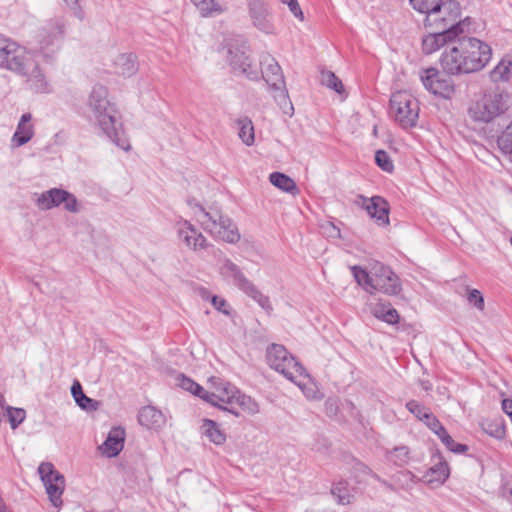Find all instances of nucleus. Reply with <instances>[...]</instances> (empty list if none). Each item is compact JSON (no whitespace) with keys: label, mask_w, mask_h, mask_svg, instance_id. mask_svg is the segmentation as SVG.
I'll list each match as a JSON object with an SVG mask.
<instances>
[{"label":"nucleus","mask_w":512,"mask_h":512,"mask_svg":"<svg viewBox=\"0 0 512 512\" xmlns=\"http://www.w3.org/2000/svg\"><path fill=\"white\" fill-rule=\"evenodd\" d=\"M510 495H511V497H512V488L510 489Z\"/></svg>","instance_id":"774afa93"},{"label":"nucleus","mask_w":512,"mask_h":512,"mask_svg":"<svg viewBox=\"0 0 512 512\" xmlns=\"http://www.w3.org/2000/svg\"><path fill=\"white\" fill-rule=\"evenodd\" d=\"M305 376H306V378H304V377L297 378L298 381H302L303 388L302 387H299V388L302 390V392L305 394V396L307 398L314 399V398H316V391L312 387L307 386V382H309V376L306 372H305Z\"/></svg>","instance_id":"603ef678"},{"label":"nucleus","mask_w":512,"mask_h":512,"mask_svg":"<svg viewBox=\"0 0 512 512\" xmlns=\"http://www.w3.org/2000/svg\"><path fill=\"white\" fill-rule=\"evenodd\" d=\"M178 236L187 247L194 251L207 247L206 238L188 221L179 223Z\"/></svg>","instance_id":"4be33fe9"},{"label":"nucleus","mask_w":512,"mask_h":512,"mask_svg":"<svg viewBox=\"0 0 512 512\" xmlns=\"http://www.w3.org/2000/svg\"><path fill=\"white\" fill-rule=\"evenodd\" d=\"M357 203L367 211L368 215L375 219L378 225L386 226L389 224V204L388 202L380 197L373 196L366 198L362 195L358 197Z\"/></svg>","instance_id":"f3484780"},{"label":"nucleus","mask_w":512,"mask_h":512,"mask_svg":"<svg viewBox=\"0 0 512 512\" xmlns=\"http://www.w3.org/2000/svg\"><path fill=\"white\" fill-rule=\"evenodd\" d=\"M421 81L424 87L434 95L450 98L454 93V85L452 81L441 76L436 68H429L421 75Z\"/></svg>","instance_id":"dca6fc26"},{"label":"nucleus","mask_w":512,"mask_h":512,"mask_svg":"<svg viewBox=\"0 0 512 512\" xmlns=\"http://www.w3.org/2000/svg\"><path fill=\"white\" fill-rule=\"evenodd\" d=\"M194 214L202 228L213 237L232 244L240 240L237 226L231 218L223 215L220 210L211 209L206 211L202 206L197 205Z\"/></svg>","instance_id":"39448f33"},{"label":"nucleus","mask_w":512,"mask_h":512,"mask_svg":"<svg viewBox=\"0 0 512 512\" xmlns=\"http://www.w3.org/2000/svg\"><path fill=\"white\" fill-rule=\"evenodd\" d=\"M502 409L510 417V419L512 421V400L504 399L502 401Z\"/></svg>","instance_id":"4d7b16f0"},{"label":"nucleus","mask_w":512,"mask_h":512,"mask_svg":"<svg viewBox=\"0 0 512 512\" xmlns=\"http://www.w3.org/2000/svg\"><path fill=\"white\" fill-rule=\"evenodd\" d=\"M31 121V113H24L21 116L11 139L13 147H20L28 143L32 139V137L34 136V126L31 123Z\"/></svg>","instance_id":"b1692460"},{"label":"nucleus","mask_w":512,"mask_h":512,"mask_svg":"<svg viewBox=\"0 0 512 512\" xmlns=\"http://www.w3.org/2000/svg\"><path fill=\"white\" fill-rule=\"evenodd\" d=\"M461 7L456 0H447L425 17L424 25L430 30L454 29L456 33L470 32L471 18L459 20Z\"/></svg>","instance_id":"20e7f679"},{"label":"nucleus","mask_w":512,"mask_h":512,"mask_svg":"<svg viewBox=\"0 0 512 512\" xmlns=\"http://www.w3.org/2000/svg\"><path fill=\"white\" fill-rule=\"evenodd\" d=\"M332 494L337 497L338 502L340 504H349L352 498V495L348 489L347 483L339 482L332 487Z\"/></svg>","instance_id":"a19ab883"},{"label":"nucleus","mask_w":512,"mask_h":512,"mask_svg":"<svg viewBox=\"0 0 512 512\" xmlns=\"http://www.w3.org/2000/svg\"><path fill=\"white\" fill-rule=\"evenodd\" d=\"M328 228H329L330 236H339L340 231L333 224H329Z\"/></svg>","instance_id":"0e129e2a"},{"label":"nucleus","mask_w":512,"mask_h":512,"mask_svg":"<svg viewBox=\"0 0 512 512\" xmlns=\"http://www.w3.org/2000/svg\"><path fill=\"white\" fill-rule=\"evenodd\" d=\"M279 86V83L272 84V88H270V90L273 92V98L282 112L291 117L294 114V107L289 98L286 84L281 86V88Z\"/></svg>","instance_id":"cd10ccee"},{"label":"nucleus","mask_w":512,"mask_h":512,"mask_svg":"<svg viewBox=\"0 0 512 512\" xmlns=\"http://www.w3.org/2000/svg\"><path fill=\"white\" fill-rule=\"evenodd\" d=\"M125 431L121 427H114L110 430L105 442L100 449L107 457L117 456L124 447Z\"/></svg>","instance_id":"393cba45"},{"label":"nucleus","mask_w":512,"mask_h":512,"mask_svg":"<svg viewBox=\"0 0 512 512\" xmlns=\"http://www.w3.org/2000/svg\"><path fill=\"white\" fill-rule=\"evenodd\" d=\"M64 1L69 6H74L79 2V0H64Z\"/></svg>","instance_id":"69168bd1"},{"label":"nucleus","mask_w":512,"mask_h":512,"mask_svg":"<svg viewBox=\"0 0 512 512\" xmlns=\"http://www.w3.org/2000/svg\"><path fill=\"white\" fill-rule=\"evenodd\" d=\"M32 56L16 42L0 36V67L16 74L25 70Z\"/></svg>","instance_id":"9d476101"},{"label":"nucleus","mask_w":512,"mask_h":512,"mask_svg":"<svg viewBox=\"0 0 512 512\" xmlns=\"http://www.w3.org/2000/svg\"><path fill=\"white\" fill-rule=\"evenodd\" d=\"M442 443L448 450L458 454L465 453L468 449L466 445L456 443L450 435L443 439Z\"/></svg>","instance_id":"de8ad7c7"},{"label":"nucleus","mask_w":512,"mask_h":512,"mask_svg":"<svg viewBox=\"0 0 512 512\" xmlns=\"http://www.w3.org/2000/svg\"><path fill=\"white\" fill-rule=\"evenodd\" d=\"M201 432L215 445H223L226 442V434L213 420L204 419L201 425Z\"/></svg>","instance_id":"c85d7f7f"},{"label":"nucleus","mask_w":512,"mask_h":512,"mask_svg":"<svg viewBox=\"0 0 512 512\" xmlns=\"http://www.w3.org/2000/svg\"><path fill=\"white\" fill-rule=\"evenodd\" d=\"M248 6L254 26L266 34H272L274 32V26L264 1L249 0Z\"/></svg>","instance_id":"aec40b11"},{"label":"nucleus","mask_w":512,"mask_h":512,"mask_svg":"<svg viewBox=\"0 0 512 512\" xmlns=\"http://www.w3.org/2000/svg\"><path fill=\"white\" fill-rule=\"evenodd\" d=\"M238 127V136L246 145H252L254 143V125L252 120L245 116L241 117L236 121Z\"/></svg>","instance_id":"2f4dec72"},{"label":"nucleus","mask_w":512,"mask_h":512,"mask_svg":"<svg viewBox=\"0 0 512 512\" xmlns=\"http://www.w3.org/2000/svg\"><path fill=\"white\" fill-rule=\"evenodd\" d=\"M211 304L217 309L218 311L228 315L229 310L227 309L228 304L224 298H221L216 295H212L211 297Z\"/></svg>","instance_id":"8fccbe9b"},{"label":"nucleus","mask_w":512,"mask_h":512,"mask_svg":"<svg viewBox=\"0 0 512 512\" xmlns=\"http://www.w3.org/2000/svg\"><path fill=\"white\" fill-rule=\"evenodd\" d=\"M459 36L455 30H430L429 33L422 39V51L424 54L429 55L438 51L443 46H451L452 42Z\"/></svg>","instance_id":"a211bd4d"},{"label":"nucleus","mask_w":512,"mask_h":512,"mask_svg":"<svg viewBox=\"0 0 512 512\" xmlns=\"http://www.w3.org/2000/svg\"><path fill=\"white\" fill-rule=\"evenodd\" d=\"M387 308H390L389 303L379 302L371 307V312L376 318L382 320Z\"/></svg>","instance_id":"3c124183"},{"label":"nucleus","mask_w":512,"mask_h":512,"mask_svg":"<svg viewBox=\"0 0 512 512\" xmlns=\"http://www.w3.org/2000/svg\"><path fill=\"white\" fill-rule=\"evenodd\" d=\"M499 149L505 155H512V121L497 139Z\"/></svg>","instance_id":"58836bf2"},{"label":"nucleus","mask_w":512,"mask_h":512,"mask_svg":"<svg viewBox=\"0 0 512 512\" xmlns=\"http://www.w3.org/2000/svg\"><path fill=\"white\" fill-rule=\"evenodd\" d=\"M88 105L103 133L120 149L129 150V140L125 136L115 105L108 100V90L105 86L96 84L93 87Z\"/></svg>","instance_id":"f03ea898"},{"label":"nucleus","mask_w":512,"mask_h":512,"mask_svg":"<svg viewBox=\"0 0 512 512\" xmlns=\"http://www.w3.org/2000/svg\"><path fill=\"white\" fill-rule=\"evenodd\" d=\"M282 3L287 4L290 12L299 20H304V14L302 9L299 6L297 0H281Z\"/></svg>","instance_id":"09e8293b"},{"label":"nucleus","mask_w":512,"mask_h":512,"mask_svg":"<svg viewBox=\"0 0 512 512\" xmlns=\"http://www.w3.org/2000/svg\"><path fill=\"white\" fill-rule=\"evenodd\" d=\"M266 358L272 369L284 375L298 387L303 388L302 381H298L297 378H306L305 369L289 354L284 346L272 344L267 348Z\"/></svg>","instance_id":"0eeeda50"},{"label":"nucleus","mask_w":512,"mask_h":512,"mask_svg":"<svg viewBox=\"0 0 512 512\" xmlns=\"http://www.w3.org/2000/svg\"><path fill=\"white\" fill-rule=\"evenodd\" d=\"M179 385L186 391L202 398L203 394L207 392L202 386L194 382L192 379L185 376H181L179 379Z\"/></svg>","instance_id":"79ce46f5"},{"label":"nucleus","mask_w":512,"mask_h":512,"mask_svg":"<svg viewBox=\"0 0 512 512\" xmlns=\"http://www.w3.org/2000/svg\"><path fill=\"white\" fill-rule=\"evenodd\" d=\"M420 385L425 391H429L432 388V384L428 380H421Z\"/></svg>","instance_id":"e2e57ef3"},{"label":"nucleus","mask_w":512,"mask_h":512,"mask_svg":"<svg viewBox=\"0 0 512 512\" xmlns=\"http://www.w3.org/2000/svg\"><path fill=\"white\" fill-rule=\"evenodd\" d=\"M434 433L438 436L441 442L443 441V439L449 436L447 430L442 424L434 431Z\"/></svg>","instance_id":"13d9d810"},{"label":"nucleus","mask_w":512,"mask_h":512,"mask_svg":"<svg viewBox=\"0 0 512 512\" xmlns=\"http://www.w3.org/2000/svg\"><path fill=\"white\" fill-rule=\"evenodd\" d=\"M510 95L503 91L484 93L468 107L469 117L479 123H489L509 108Z\"/></svg>","instance_id":"423d86ee"},{"label":"nucleus","mask_w":512,"mask_h":512,"mask_svg":"<svg viewBox=\"0 0 512 512\" xmlns=\"http://www.w3.org/2000/svg\"><path fill=\"white\" fill-rule=\"evenodd\" d=\"M376 163L385 172L391 173L394 169L393 162H376Z\"/></svg>","instance_id":"bf43d9fd"},{"label":"nucleus","mask_w":512,"mask_h":512,"mask_svg":"<svg viewBox=\"0 0 512 512\" xmlns=\"http://www.w3.org/2000/svg\"><path fill=\"white\" fill-rule=\"evenodd\" d=\"M244 293L255 300L265 311L271 312L273 310L269 297L262 294L254 284H252Z\"/></svg>","instance_id":"4c0bfd02"},{"label":"nucleus","mask_w":512,"mask_h":512,"mask_svg":"<svg viewBox=\"0 0 512 512\" xmlns=\"http://www.w3.org/2000/svg\"><path fill=\"white\" fill-rule=\"evenodd\" d=\"M234 404H237L243 411L251 415L257 414L259 412V405L257 402L250 396L241 394L240 391L234 400Z\"/></svg>","instance_id":"c9c22d12"},{"label":"nucleus","mask_w":512,"mask_h":512,"mask_svg":"<svg viewBox=\"0 0 512 512\" xmlns=\"http://www.w3.org/2000/svg\"><path fill=\"white\" fill-rule=\"evenodd\" d=\"M351 271L356 282L371 294L381 292L392 296L399 294L401 291L398 276L382 263H371L369 270L360 266H353Z\"/></svg>","instance_id":"7ed1b4c3"},{"label":"nucleus","mask_w":512,"mask_h":512,"mask_svg":"<svg viewBox=\"0 0 512 512\" xmlns=\"http://www.w3.org/2000/svg\"><path fill=\"white\" fill-rule=\"evenodd\" d=\"M63 36L64 26L59 20L51 19L41 27L37 37L45 59H52L62 43Z\"/></svg>","instance_id":"ddd939ff"},{"label":"nucleus","mask_w":512,"mask_h":512,"mask_svg":"<svg viewBox=\"0 0 512 512\" xmlns=\"http://www.w3.org/2000/svg\"><path fill=\"white\" fill-rule=\"evenodd\" d=\"M26 64L28 67H25L26 69L19 72L18 75L26 78L25 83L27 89L36 94L52 93V85L33 57H31Z\"/></svg>","instance_id":"2eb2a0df"},{"label":"nucleus","mask_w":512,"mask_h":512,"mask_svg":"<svg viewBox=\"0 0 512 512\" xmlns=\"http://www.w3.org/2000/svg\"><path fill=\"white\" fill-rule=\"evenodd\" d=\"M355 469H356V471H359V472H361L364 475H371L374 478L378 479V476L376 474H374L372 472V470L368 466H366V465H364L362 463H358L356 465Z\"/></svg>","instance_id":"6e6d98bb"},{"label":"nucleus","mask_w":512,"mask_h":512,"mask_svg":"<svg viewBox=\"0 0 512 512\" xmlns=\"http://www.w3.org/2000/svg\"><path fill=\"white\" fill-rule=\"evenodd\" d=\"M321 84L338 94H342L345 91L342 81L332 71L323 70L321 72Z\"/></svg>","instance_id":"72a5a7b5"},{"label":"nucleus","mask_w":512,"mask_h":512,"mask_svg":"<svg viewBox=\"0 0 512 512\" xmlns=\"http://www.w3.org/2000/svg\"><path fill=\"white\" fill-rule=\"evenodd\" d=\"M269 180L272 185L277 187L278 189L290 193V194H297L298 188L292 178H290L288 175L281 173V172H273L269 176Z\"/></svg>","instance_id":"7c9ffc66"},{"label":"nucleus","mask_w":512,"mask_h":512,"mask_svg":"<svg viewBox=\"0 0 512 512\" xmlns=\"http://www.w3.org/2000/svg\"><path fill=\"white\" fill-rule=\"evenodd\" d=\"M139 423L148 429H159L165 424L163 413L152 406L143 407L138 415Z\"/></svg>","instance_id":"a878e982"},{"label":"nucleus","mask_w":512,"mask_h":512,"mask_svg":"<svg viewBox=\"0 0 512 512\" xmlns=\"http://www.w3.org/2000/svg\"><path fill=\"white\" fill-rule=\"evenodd\" d=\"M7 412L12 429H16L25 420L26 413L24 409L8 407Z\"/></svg>","instance_id":"c03bdc74"},{"label":"nucleus","mask_w":512,"mask_h":512,"mask_svg":"<svg viewBox=\"0 0 512 512\" xmlns=\"http://www.w3.org/2000/svg\"><path fill=\"white\" fill-rule=\"evenodd\" d=\"M198 294L205 300H210L211 301V295H210V292L206 289V288H199L198 289Z\"/></svg>","instance_id":"680f3d73"},{"label":"nucleus","mask_w":512,"mask_h":512,"mask_svg":"<svg viewBox=\"0 0 512 512\" xmlns=\"http://www.w3.org/2000/svg\"><path fill=\"white\" fill-rule=\"evenodd\" d=\"M38 473L49 501L55 508H60L63 505L62 495L65 490L64 476L49 462L41 463L38 467Z\"/></svg>","instance_id":"9b49d317"},{"label":"nucleus","mask_w":512,"mask_h":512,"mask_svg":"<svg viewBox=\"0 0 512 512\" xmlns=\"http://www.w3.org/2000/svg\"><path fill=\"white\" fill-rule=\"evenodd\" d=\"M220 275L229 283L245 292L253 283L244 275L238 265L230 259H224L219 267Z\"/></svg>","instance_id":"412c9836"},{"label":"nucleus","mask_w":512,"mask_h":512,"mask_svg":"<svg viewBox=\"0 0 512 512\" xmlns=\"http://www.w3.org/2000/svg\"><path fill=\"white\" fill-rule=\"evenodd\" d=\"M245 44L229 43L227 45V61L234 70H239L250 80H259V71L253 65Z\"/></svg>","instance_id":"4468645a"},{"label":"nucleus","mask_w":512,"mask_h":512,"mask_svg":"<svg viewBox=\"0 0 512 512\" xmlns=\"http://www.w3.org/2000/svg\"><path fill=\"white\" fill-rule=\"evenodd\" d=\"M410 451L405 445L394 447L386 452L387 458L398 466H404L408 463Z\"/></svg>","instance_id":"473e14b6"},{"label":"nucleus","mask_w":512,"mask_h":512,"mask_svg":"<svg viewBox=\"0 0 512 512\" xmlns=\"http://www.w3.org/2000/svg\"><path fill=\"white\" fill-rule=\"evenodd\" d=\"M6 509V506L0 503V512L5 511Z\"/></svg>","instance_id":"338daca9"},{"label":"nucleus","mask_w":512,"mask_h":512,"mask_svg":"<svg viewBox=\"0 0 512 512\" xmlns=\"http://www.w3.org/2000/svg\"><path fill=\"white\" fill-rule=\"evenodd\" d=\"M71 394L77 405L87 411H95L99 407V402L89 398L83 392L82 386L78 381H75L71 387Z\"/></svg>","instance_id":"c756f323"},{"label":"nucleus","mask_w":512,"mask_h":512,"mask_svg":"<svg viewBox=\"0 0 512 512\" xmlns=\"http://www.w3.org/2000/svg\"><path fill=\"white\" fill-rule=\"evenodd\" d=\"M512 62L502 59L498 65L491 71L490 77L494 82L507 81L511 74Z\"/></svg>","instance_id":"f704fd0d"},{"label":"nucleus","mask_w":512,"mask_h":512,"mask_svg":"<svg viewBox=\"0 0 512 512\" xmlns=\"http://www.w3.org/2000/svg\"><path fill=\"white\" fill-rule=\"evenodd\" d=\"M261 71L259 72V79L262 78L272 88L273 83H279V87L285 84L282 69L276 59L269 53H262L260 56Z\"/></svg>","instance_id":"6ab92c4d"},{"label":"nucleus","mask_w":512,"mask_h":512,"mask_svg":"<svg viewBox=\"0 0 512 512\" xmlns=\"http://www.w3.org/2000/svg\"><path fill=\"white\" fill-rule=\"evenodd\" d=\"M113 65L115 72L125 77H130L138 71L137 57L133 53L118 55Z\"/></svg>","instance_id":"bb28decb"},{"label":"nucleus","mask_w":512,"mask_h":512,"mask_svg":"<svg viewBox=\"0 0 512 512\" xmlns=\"http://www.w3.org/2000/svg\"><path fill=\"white\" fill-rule=\"evenodd\" d=\"M196 8L203 17H211L222 12V7L216 0H200Z\"/></svg>","instance_id":"e433bc0d"},{"label":"nucleus","mask_w":512,"mask_h":512,"mask_svg":"<svg viewBox=\"0 0 512 512\" xmlns=\"http://www.w3.org/2000/svg\"><path fill=\"white\" fill-rule=\"evenodd\" d=\"M33 201L39 210L47 211L64 205V209L70 213H78L80 204L77 198L64 189L51 188L41 193L33 194Z\"/></svg>","instance_id":"1a4fd4ad"},{"label":"nucleus","mask_w":512,"mask_h":512,"mask_svg":"<svg viewBox=\"0 0 512 512\" xmlns=\"http://www.w3.org/2000/svg\"><path fill=\"white\" fill-rule=\"evenodd\" d=\"M389 113L402 128L416 125L419 113L418 101L406 91H397L391 95Z\"/></svg>","instance_id":"6e6552de"},{"label":"nucleus","mask_w":512,"mask_h":512,"mask_svg":"<svg viewBox=\"0 0 512 512\" xmlns=\"http://www.w3.org/2000/svg\"><path fill=\"white\" fill-rule=\"evenodd\" d=\"M422 422H424L426 426L433 432L441 425L439 420L432 413L426 416V419L422 420Z\"/></svg>","instance_id":"5fc2aeb1"},{"label":"nucleus","mask_w":512,"mask_h":512,"mask_svg":"<svg viewBox=\"0 0 512 512\" xmlns=\"http://www.w3.org/2000/svg\"><path fill=\"white\" fill-rule=\"evenodd\" d=\"M412 7L420 13L429 15L434 9L439 8L443 0H409Z\"/></svg>","instance_id":"ea45409f"},{"label":"nucleus","mask_w":512,"mask_h":512,"mask_svg":"<svg viewBox=\"0 0 512 512\" xmlns=\"http://www.w3.org/2000/svg\"><path fill=\"white\" fill-rule=\"evenodd\" d=\"M484 430L487 434L497 439H502L505 436L504 425L498 421L488 423Z\"/></svg>","instance_id":"49530a36"},{"label":"nucleus","mask_w":512,"mask_h":512,"mask_svg":"<svg viewBox=\"0 0 512 512\" xmlns=\"http://www.w3.org/2000/svg\"><path fill=\"white\" fill-rule=\"evenodd\" d=\"M211 381L214 385V391L205 392L202 399L237 416L238 412L234 409V400L239 390L234 385L221 379H212Z\"/></svg>","instance_id":"f8f14e48"},{"label":"nucleus","mask_w":512,"mask_h":512,"mask_svg":"<svg viewBox=\"0 0 512 512\" xmlns=\"http://www.w3.org/2000/svg\"><path fill=\"white\" fill-rule=\"evenodd\" d=\"M450 470L448 463L441 455L436 457V462L425 472L423 481L427 484L440 486L448 479Z\"/></svg>","instance_id":"5701e85b"},{"label":"nucleus","mask_w":512,"mask_h":512,"mask_svg":"<svg viewBox=\"0 0 512 512\" xmlns=\"http://www.w3.org/2000/svg\"><path fill=\"white\" fill-rule=\"evenodd\" d=\"M382 321H385L388 324H396V323H398V321H399V314H398L397 310L392 308L391 306H390V308H387Z\"/></svg>","instance_id":"864d4df0"},{"label":"nucleus","mask_w":512,"mask_h":512,"mask_svg":"<svg viewBox=\"0 0 512 512\" xmlns=\"http://www.w3.org/2000/svg\"><path fill=\"white\" fill-rule=\"evenodd\" d=\"M470 32L459 33L451 46L442 52L439 63L446 75L462 76L481 71L492 57V49L486 42L469 36Z\"/></svg>","instance_id":"f257e3e1"},{"label":"nucleus","mask_w":512,"mask_h":512,"mask_svg":"<svg viewBox=\"0 0 512 512\" xmlns=\"http://www.w3.org/2000/svg\"><path fill=\"white\" fill-rule=\"evenodd\" d=\"M406 408L420 421L425 420L426 416H428L431 413L428 408L422 406L419 402L415 400L408 401L406 403Z\"/></svg>","instance_id":"37998d69"},{"label":"nucleus","mask_w":512,"mask_h":512,"mask_svg":"<svg viewBox=\"0 0 512 512\" xmlns=\"http://www.w3.org/2000/svg\"><path fill=\"white\" fill-rule=\"evenodd\" d=\"M374 160H376V161L389 160L387 152L384 150H381V149L377 150L375 152Z\"/></svg>","instance_id":"052dcab7"},{"label":"nucleus","mask_w":512,"mask_h":512,"mask_svg":"<svg viewBox=\"0 0 512 512\" xmlns=\"http://www.w3.org/2000/svg\"><path fill=\"white\" fill-rule=\"evenodd\" d=\"M467 301L470 305L474 306L478 310H484V298L482 293L477 289H471L468 291Z\"/></svg>","instance_id":"a18cd8bd"}]
</instances>
